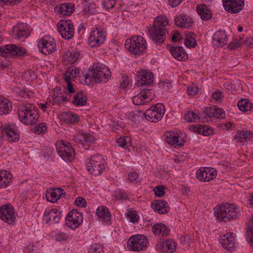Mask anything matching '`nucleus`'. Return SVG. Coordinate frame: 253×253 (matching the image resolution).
<instances>
[{
    "mask_svg": "<svg viewBox=\"0 0 253 253\" xmlns=\"http://www.w3.org/2000/svg\"><path fill=\"white\" fill-rule=\"evenodd\" d=\"M169 26V21L166 17L157 16L155 18L153 25L147 27L146 34L155 44L161 45L166 38Z\"/></svg>",
    "mask_w": 253,
    "mask_h": 253,
    "instance_id": "1",
    "label": "nucleus"
},
{
    "mask_svg": "<svg viewBox=\"0 0 253 253\" xmlns=\"http://www.w3.org/2000/svg\"><path fill=\"white\" fill-rule=\"evenodd\" d=\"M111 76V72L107 67L96 63L93 65L91 70L85 75V82L88 84L91 83H106L108 81Z\"/></svg>",
    "mask_w": 253,
    "mask_h": 253,
    "instance_id": "2",
    "label": "nucleus"
},
{
    "mask_svg": "<svg viewBox=\"0 0 253 253\" xmlns=\"http://www.w3.org/2000/svg\"><path fill=\"white\" fill-rule=\"evenodd\" d=\"M17 112L20 121L26 125L35 124L39 118L38 109L32 104L27 103L19 106Z\"/></svg>",
    "mask_w": 253,
    "mask_h": 253,
    "instance_id": "3",
    "label": "nucleus"
},
{
    "mask_svg": "<svg viewBox=\"0 0 253 253\" xmlns=\"http://www.w3.org/2000/svg\"><path fill=\"white\" fill-rule=\"evenodd\" d=\"M85 163L87 171L95 176L101 174L106 167L105 159L100 155L91 156L86 160Z\"/></svg>",
    "mask_w": 253,
    "mask_h": 253,
    "instance_id": "4",
    "label": "nucleus"
},
{
    "mask_svg": "<svg viewBox=\"0 0 253 253\" xmlns=\"http://www.w3.org/2000/svg\"><path fill=\"white\" fill-rule=\"evenodd\" d=\"M125 46L126 49L135 55L142 54L147 49L146 42L140 36H134L126 41Z\"/></svg>",
    "mask_w": 253,
    "mask_h": 253,
    "instance_id": "5",
    "label": "nucleus"
},
{
    "mask_svg": "<svg viewBox=\"0 0 253 253\" xmlns=\"http://www.w3.org/2000/svg\"><path fill=\"white\" fill-rule=\"evenodd\" d=\"M165 111V106L163 104L157 103L147 109L144 115L147 121L156 123L161 120Z\"/></svg>",
    "mask_w": 253,
    "mask_h": 253,
    "instance_id": "6",
    "label": "nucleus"
},
{
    "mask_svg": "<svg viewBox=\"0 0 253 253\" xmlns=\"http://www.w3.org/2000/svg\"><path fill=\"white\" fill-rule=\"evenodd\" d=\"M56 148L58 155L65 161L71 162L75 158V151L70 143L63 140L57 141Z\"/></svg>",
    "mask_w": 253,
    "mask_h": 253,
    "instance_id": "7",
    "label": "nucleus"
},
{
    "mask_svg": "<svg viewBox=\"0 0 253 253\" xmlns=\"http://www.w3.org/2000/svg\"><path fill=\"white\" fill-rule=\"evenodd\" d=\"M26 54L25 48L14 44H6L1 47V56L3 57H22Z\"/></svg>",
    "mask_w": 253,
    "mask_h": 253,
    "instance_id": "8",
    "label": "nucleus"
},
{
    "mask_svg": "<svg viewBox=\"0 0 253 253\" xmlns=\"http://www.w3.org/2000/svg\"><path fill=\"white\" fill-rule=\"evenodd\" d=\"M148 244L146 237L142 235H137L130 237L127 241V246L129 250L139 251L145 250Z\"/></svg>",
    "mask_w": 253,
    "mask_h": 253,
    "instance_id": "9",
    "label": "nucleus"
},
{
    "mask_svg": "<svg viewBox=\"0 0 253 253\" xmlns=\"http://www.w3.org/2000/svg\"><path fill=\"white\" fill-rule=\"evenodd\" d=\"M38 46L40 51L44 55H48L56 50L55 40L50 36H44L38 42Z\"/></svg>",
    "mask_w": 253,
    "mask_h": 253,
    "instance_id": "10",
    "label": "nucleus"
},
{
    "mask_svg": "<svg viewBox=\"0 0 253 253\" xmlns=\"http://www.w3.org/2000/svg\"><path fill=\"white\" fill-rule=\"evenodd\" d=\"M58 32L66 40L71 39L74 35V28L71 20H61L57 24Z\"/></svg>",
    "mask_w": 253,
    "mask_h": 253,
    "instance_id": "11",
    "label": "nucleus"
},
{
    "mask_svg": "<svg viewBox=\"0 0 253 253\" xmlns=\"http://www.w3.org/2000/svg\"><path fill=\"white\" fill-rule=\"evenodd\" d=\"M1 132L8 142H16L20 139V134L17 127L9 123L1 126Z\"/></svg>",
    "mask_w": 253,
    "mask_h": 253,
    "instance_id": "12",
    "label": "nucleus"
},
{
    "mask_svg": "<svg viewBox=\"0 0 253 253\" xmlns=\"http://www.w3.org/2000/svg\"><path fill=\"white\" fill-rule=\"evenodd\" d=\"M106 38L105 32L100 27L92 29L88 43L92 47L99 46L104 43Z\"/></svg>",
    "mask_w": 253,
    "mask_h": 253,
    "instance_id": "13",
    "label": "nucleus"
},
{
    "mask_svg": "<svg viewBox=\"0 0 253 253\" xmlns=\"http://www.w3.org/2000/svg\"><path fill=\"white\" fill-rule=\"evenodd\" d=\"M154 97V92L151 89L144 88L137 95L132 97V101L134 105H142L149 103Z\"/></svg>",
    "mask_w": 253,
    "mask_h": 253,
    "instance_id": "14",
    "label": "nucleus"
},
{
    "mask_svg": "<svg viewBox=\"0 0 253 253\" xmlns=\"http://www.w3.org/2000/svg\"><path fill=\"white\" fill-rule=\"evenodd\" d=\"M217 176L215 169L210 167H202L196 172V177L201 182H209L214 179Z\"/></svg>",
    "mask_w": 253,
    "mask_h": 253,
    "instance_id": "15",
    "label": "nucleus"
},
{
    "mask_svg": "<svg viewBox=\"0 0 253 253\" xmlns=\"http://www.w3.org/2000/svg\"><path fill=\"white\" fill-rule=\"evenodd\" d=\"M83 216L81 212H79L77 210H73L69 211L66 216V224L72 229L78 228L83 222Z\"/></svg>",
    "mask_w": 253,
    "mask_h": 253,
    "instance_id": "16",
    "label": "nucleus"
},
{
    "mask_svg": "<svg viewBox=\"0 0 253 253\" xmlns=\"http://www.w3.org/2000/svg\"><path fill=\"white\" fill-rule=\"evenodd\" d=\"M225 10L230 13H237L244 6V0H222Z\"/></svg>",
    "mask_w": 253,
    "mask_h": 253,
    "instance_id": "17",
    "label": "nucleus"
},
{
    "mask_svg": "<svg viewBox=\"0 0 253 253\" xmlns=\"http://www.w3.org/2000/svg\"><path fill=\"white\" fill-rule=\"evenodd\" d=\"M14 213V208L11 205L7 204L1 206V220L8 224L14 223L16 220Z\"/></svg>",
    "mask_w": 253,
    "mask_h": 253,
    "instance_id": "18",
    "label": "nucleus"
},
{
    "mask_svg": "<svg viewBox=\"0 0 253 253\" xmlns=\"http://www.w3.org/2000/svg\"><path fill=\"white\" fill-rule=\"evenodd\" d=\"M61 218V213L56 208L46 210L43 217L42 220L47 224H50L51 221L53 223L56 224L59 222Z\"/></svg>",
    "mask_w": 253,
    "mask_h": 253,
    "instance_id": "19",
    "label": "nucleus"
},
{
    "mask_svg": "<svg viewBox=\"0 0 253 253\" xmlns=\"http://www.w3.org/2000/svg\"><path fill=\"white\" fill-rule=\"evenodd\" d=\"M30 28L24 23L18 24L13 28L14 38L17 40H22L28 38L30 34Z\"/></svg>",
    "mask_w": 253,
    "mask_h": 253,
    "instance_id": "20",
    "label": "nucleus"
},
{
    "mask_svg": "<svg viewBox=\"0 0 253 253\" xmlns=\"http://www.w3.org/2000/svg\"><path fill=\"white\" fill-rule=\"evenodd\" d=\"M229 35L225 30H219L217 31L212 37V43L214 46L218 47H222L227 44L229 40Z\"/></svg>",
    "mask_w": 253,
    "mask_h": 253,
    "instance_id": "21",
    "label": "nucleus"
},
{
    "mask_svg": "<svg viewBox=\"0 0 253 253\" xmlns=\"http://www.w3.org/2000/svg\"><path fill=\"white\" fill-rule=\"evenodd\" d=\"M154 80L152 72L148 70H143L138 73V84L139 86H150Z\"/></svg>",
    "mask_w": 253,
    "mask_h": 253,
    "instance_id": "22",
    "label": "nucleus"
},
{
    "mask_svg": "<svg viewBox=\"0 0 253 253\" xmlns=\"http://www.w3.org/2000/svg\"><path fill=\"white\" fill-rule=\"evenodd\" d=\"M165 136L166 142L174 147L181 146L184 144V140L176 132L169 131L165 133Z\"/></svg>",
    "mask_w": 253,
    "mask_h": 253,
    "instance_id": "23",
    "label": "nucleus"
},
{
    "mask_svg": "<svg viewBox=\"0 0 253 253\" xmlns=\"http://www.w3.org/2000/svg\"><path fill=\"white\" fill-rule=\"evenodd\" d=\"M71 96L72 94L69 95L68 92L60 88H55L53 91V104H60L65 102L70 101Z\"/></svg>",
    "mask_w": 253,
    "mask_h": 253,
    "instance_id": "24",
    "label": "nucleus"
},
{
    "mask_svg": "<svg viewBox=\"0 0 253 253\" xmlns=\"http://www.w3.org/2000/svg\"><path fill=\"white\" fill-rule=\"evenodd\" d=\"M219 243L227 251H233L235 249V239L231 233H227L221 236Z\"/></svg>",
    "mask_w": 253,
    "mask_h": 253,
    "instance_id": "25",
    "label": "nucleus"
},
{
    "mask_svg": "<svg viewBox=\"0 0 253 253\" xmlns=\"http://www.w3.org/2000/svg\"><path fill=\"white\" fill-rule=\"evenodd\" d=\"M175 25L178 27L189 28L193 25V19L188 15L180 14L174 18Z\"/></svg>",
    "mask_w": 253,
    "mask_h": 253,
    "instance_id": "26",
    "label": "nucleus"
},
{
    "mask_svg": "<svg viewBox=\"0 0 253 253\" xmlns=\"http://www.w3.org/2000/svg\"><path fill=\"white\" fill-rule=\"evenodd\" d=\"M54 10L57 11L61 16H68L71 15L75 10V6L71 2H65L57 5Z\"/></svg>",
    "mask_w": 253,
    "mask_h": 253,
    "instance_id": "27",
    "label": "nucleus"
},
{
    "mask_svg": "<svg viewBox=\"0 0 253 253\" xmlns=\"http://www.w3.org/2000/svg\"><path fill=\"white\" fill-rule=\"evenodd\" d=\"M59 119L67 124H75L80 120L78 115L72 112L67 111L60 114L58 116Z\"/></svg>",
    "mask_w": 253,
    "mask_h": 253,
    "instance_id": "28",
    "label": "nucleus"
},
{
    "mask_svg": "<svg viewBox=\"0 0 253 253\" xmlns=\"http://www.w3.org/2000/svg\"><path fill=\"white\" fill-rule=\"evenodd\" d=\"M152 231L155 236L162 237L168 236L170 233V229L162 223H156L153 225Z\"/></svg>",
    "mask_w": 253,
    "mask_h": 253,
    "instance_id": "29",
    "label": "nucleus"
},
{
    "mask_svg": "<svg viewBox=\"0 0 253 253\" xmlns=\"http://www.w3.org/2000/svg\"><path fill=\"white\" fill-rule=\"evenodd\" d=\"M63 195H65L64 190L62 188H58L48 190L45 197L48 201L54 203Z\"/></svg>",
    "mask_w": 253,
    "mask_h": 253,
    "instance_id": "30",
    "label": "nucleus"
},
{
    "mask_svg": "<svg viewBox=\"0 0 253 253\" xmlns=\"http://www.w3.org/2000/svg\"><path fill=\"white\" fill-rule=\"evenodd\" d=\"M196 10L203 20L208 21L212 17V13L211 10L205 4H197Z\"/></svg>",
    "mask_w": 253,
    "mask_h": 253,
    "instance_id": "31",
    "label": "nucleus"
},
{
    "mask_svg": "<svg viewBox=\"0 0 253 253\" xmlns=\"http://www.w3.org/2000/svg\"><path fill=\"white\" fill-rule=\"evenodd\" d=\"M172 56L179 61H184L188 58V55L181 46H172L169 49Z\"/></svg>",
    "mask_w": 253,
    "mask_h": 253,
    "instance_id": "32",
    "label": "nucleus"
},
{
    "mask_svg": "<svg viewBox=\"0 0 253 253\" xmlns=\"http://www.w3.org/2000/svg\"><path fill=\"white\" fill-rule=\"evenodd\" d=\"M96 214L106 224H108L111 221L112 215L106 206H99L96 210Z\"/></svg>",
    "mask_w": 253,
    "mask_h": 253,
    "instance_id": "33",
    "label": "nucleus"
},
{
    "mask_svg": "<svg viewBox=\"0 0 253 253\" xmlns=\"http://www.w3.org/2000/svg\"><path fill=\"white\" fill-rule=\"evenodd\" d=\"M71 97H73V99H70V101L75 106H83L86 104V95L82 91L76 92Z\"/></svg>",
    "mask_w": 253,
    "mask_h": 253,
    "instance_id": "34",
    "label": "nucleus"
},
{
    "mask_svg": "<svg viewBox=\"0 0 253 253\" xmlns=\"http://www.w3.org/2000/svg\"><path fill=\"white\" fill-rule=\"evenodd\" d=\"M152 208L159 213L164 214L169 211V207L166 201L162 200L155 201L151 205Z\"/></svg>",
    "mask_w": 253,
    "mask_h": 253,
    "instance_id": "35",
    "label": "nucleus"
},
{
    "mask_svg": "<svg viewBox=\"0 0 253 253\" xmlns=\"http://www.w3.org/2000/svg\"><path fill=\"white\" fill-rule=\"evenodd\" d=\"M228 203L221 205L217 210L216 217L217 219L221 221H229V217L228 215Z\"/></svg>",
    "mask_w": 253,
    "mask_h": 253,
    "instance_id": "36",
    "label": "nucleus"
},
{
    "mask_svg": "<svg viewBox=\"0 0 253 253\" xmlns=\"http://www.w3.org/2000/svg\"><path fill=\"white\" fill-rule=\"evenodd\" d=\"M76 143L82 145L83 146L90 145L93 141V137L89 134H82L74 138Z\"/></svg>",
    "mask_w": 253,
    "mask_h": 253,
    "instance_id": "37",
    "label": "nucleus"
},
{
    "mask_svg": "<svg viewBox=\"0 0 253 253\" xmlns=\"http://www.w3.org/2000/svg\"><path fill=\"white\" fill-rule=\"evenodd\" d=\"M253 134L251 131H241L235 134L234 139L239 143H245L251 140L253 138Z\"/></svg>",
    "mask_w": 253,
    "mask_h": 253,
    "instance_id": "38",
    "label": "nucleus"
},
{
    "mask_svg": "<svg viewBox=\"0 0 253 253\" xmlns=\"http://www.w3.org/2000/svg\"><path fill=\"white\" fill-rule=\"evenodd\" d=\"M176 248V244L172 239H168L163 243L161 245V253H172Z\"/></svg>",
    "mask_w": 253,
    "mask_h": 253,
    "instance_id": "39",
    "label": "nucleus"
},
{
    "mask_svg": "<svg viewBox=\"0 0 253 253\" xmlns=\"http://www.w3.org/2000/svg\"><path fill=\"white\" fill-rule=\"evenodd\" d=\"M12 110V104L9 99L1 96V115L8 114Z\"/></svg>",
    "mask_w": 253,
    "mask_h": 253,
    "instance_id": "40",
    "label": "nucleus"
},
{
    "mask_svg": "<svg viewBox=\"0 0 253 253\" xmlns=\"http://www.w3.org/2000/svg\"><path fill=\"white\" fill-rule=\"evenodd\" d=\"M202 118V114H200L199 111L194 110L193 111H188L186 113L184 116V120L189 122H195L201 121Z\"/></svg>",
    "mask_w": 253,
    "mask_h": 253,
    "instance_id": "41",
    "label": "nucleus"
},
{
    "mask_svg": "<svg viewBox=\"0 0 253 253\" xmlns=\"http://www.w3.org/2000/svg\"><path fill=\"white\" fill-rule=\"evenodd\" d=\"M197 132L204 136H210L214 134L213 129L208 125H199L195 126V130Z\"/></svg>",
    "mask_w": 253,
    "mask_h": 253,
    "instance_id": "42",
    "label": "nucleus"
},
{
    "mask_svg": "<svg viewBox=\"0 0 253 253\" xmlns=\"http://www.w3.org/2000/svg\"><path fill=\"white\" fill-rule=\"evenodd\" d=\"M239 109L243 112H248L253 108V104L249 99H241L237 103Z\"/></svg>",
    "mask_w": 253,
    "mask_h": 253,
    "instance_id": "43",
    "label": "nucleus"
},
{
    "mask_svg": "<svg viewBox=\"0 0 253 253\" xmlns=\"http://www.w3.org/2000/svg\"><path fill=\"white\" fill-rule=\"evenodd\" d=\"M228 215L230 220L233 219H236L240 216V209L239 208L234 204L228 203Z\"/></svg>",
    "mask_w": 253,
    "mask_h": 253,
    "instance_id": "44",
    "label": "nucleus"
},
{
    "mask_svg": "<svg viewBox=\"0 0 253 253\" xmlns=\"http://www.w3.org/2000/svg\"><path fill=\"white\" fill-rule=\"evenodd\" d=\"M79 73V70L76 67L72 66L69 67L64 74V80L66 82L71 81L72 79L76 78Z\"/></svg>",
    "mask_w": 253,
    "mask_h": 253,
    "instance_id": "45",
    "label": "nucleus"
},
{
    "mask_svg": "<svg viewBox=\"0 0 253 253\" xmlns=\"http://www.w3.org/2000/svg\"><path fill=\"white\" fill-rule=\"evenodd\" d=\"M195 37V35L192 33H189L185 35L184 43L187 47L191 48L194 47L196 45L197 42Z\"/></svg>",
    "mask_w": 253,
    "mask_h": 253,
    "instance_id": "46",
    "label": "nucleus"
},
{
    "mask_svg": "<svg viewBox=\"0 0 253 253\" xmlns=\"http://www.w3.org/2000/svg\"><path fill=\"white\" fill-rule=\"evenodd\" d=\"M131 137L128 136H126L118 138L116 143L119 146L126 149L131 145Z\"/></svg>",
    "mask_w": 253,
    "mask_h": 253,
    "instance_id": "47",
    "label": "nucleus"
},
{
    "mask_svg": "<svg viewBox=\"0 0 253 253\" xmlns=\"http://www.w3.org/2000/svg\"><path fill=\"white\" fill-rule=\"evenodd\" d=\"M243 42L244 40L241 38L239 39L234 38L232 41L228 44V47L230 50H236L241 47Z\"/></svg>",
    "mask_w": 253,
    "mask_h": 253,
    "instance_id": "48",
    "label": "nucleus"
},
{
    "mask_svg": "<svg viewBox=\"0 0 253 253\" xmlns=\"http://www.w3.org/2000/svg\"><path fill=\"white\" fill-rule=\"evenodd\" d=\"M104 247L99 244H94L90 246L88 253H104Z\"/></svg>",
    "mask_w": 253,
    "mask_h": 253,
    "instance_id": "49",
    "label": "nucleus"
},
{
    "mask_svg": "<svg viewBox=\"0 0 253 253\" xmlns=\"http://www.w3.org/2000/svg\"><path fill=\"white\" fill-rule=\"evenodd\" d=\"M81 58L80 52L76 50H73L70 53L68 61L70 63L73 64Z\"/></svg>",
    "mask_w": 253,
    "mask_h": 253,
    "instance_id": "50",
    "label": "nucleus"
},
{
    "mask_svg": "<svg viewBox=\"0 0 253 253\" xmlns=\"http://www.w3.org/2000/svg\"><path fill=\"white\" fill-rule=\"evenodd\" d=\"M224 95L223 93L218 89L215 90L212 93L211 99L215 103H220L223 100Z\"/></svg>",
    "mask_w": 253,
    "mask_h": 253,
    "instance_id": "51",
    "label": "nucleus"
},
{
    "mask_svg": "<svg viewBox=\"0 0 253 253\" xmlns=\"http://www.w3.org/2000/svg\"><path fill=\"white\" fill-rule=\"evenodd\" d=\"M33 131L35 133L38 134L45 133L47 131V126L45 123H42L36 125L34 127Z\"/></svg>",
    "mask_w": 253,
    "mask_h": 253,
    "instance_id": "52",
    "label": "nucleus"
},
{
    "mask_svg": "<svg viewBox=\"0 0 253 253\" xmlns=\"http://www.w3.org/2000/svg\"><path fill=\"white\" fill-rule=\"evenodd\" d=\"M158 85L159 87L162 88L165 91H168L172 88V86L171 82L168 80L161 81L159 83Z\"/></svg>",
    "mask_w": 253,
    "mask_h": 253,
    "instance_id": "53",
    "label": "nucleus"
},
{
    "mask_svg": "<svg viewBox=\"0 0 253 253\" xmlns=\"http://www.w3.org/2000/svg\"><path fill=\"white\" fill-rule=\"evenodd\" d=\"M127 181L130 183H137L140 181L138 174L134 171L129 172L127 175Z\"/></svg>",
    "mask_w": 253,
    "mask_h": 253,
    "instance_id": "54",
    "label": "nucleus"
},
{
    "mask_svg": "<svg viewBox=\"0 0 253 253\" xmlns=\"http://www.w3.org/2000/svg\"><path fill=\"white\" fill-rule=\"evenodd\" d=\"M225 113L224 110L216 106H214V118L216 119H223L225 118Z\"/></svg>",
    "mask_w": 253,
    "mask_h": 253,
    "instance_id": "55",
    "label": "nucleus"
},
{
    "mask_svg": "<svg viewBox=\"0 0 253 253\" xmlns=\"http://www.w3.org/2000/svg\"><path fill=\"white\" fill-rule=\"evenodd\" d=\"M127 217L131 222L133 223L137 222L139 220V216L135 211H128L127 214Z\"/></svg>",
    "mask_w": 253,
    "mask_h": 253,
    "instance_id": "56",
    "label": "nucleus"
},
{
    "mask_svg": "<svg viewBox=\"0 0 253 253\" xmlns=\"http://www.w3.org/2000/svg\"><path fill=\"white\" fill-rule=\"evenodd\" d=\"M11 62L10 61L6 59L2 60L1 59V74H2L1 71L5 70V72L7 73L11 71ZM4 73V72H2Z\"/></svg>",
    "mask_w": 253,
    "mask_h": 253,
    "instance_id": "57",
    "label": "nucleus"
},
{
    "mask_svg": "<svg viewBox=\"0 0 253 253\" xmlns=\"http://www.w3.org/2000/svg\"><path fill=\"white\" fill-rule=\"evenodd\" d=\"M115 0H102L101 4L104 8L106 10H109L115 5Z\"/></svg>",
    "mask_w": 253,
    "mask_h": 253,
    "instance_id": "58",
    "label": "nucleus"
},
{
    "mask_svg": "<svg viewBox=\"0 0 253 253\" xmlns=\"http://www.w3.org/2000/svg\"><path fill=\"white\" fill-rule=\"evenodd\" d=\"M114 196L119 200H126L128 198L127 193L121 190H116L114 193Z\"/></svg>",
    "mask_w": 253,
    "mask_h": 253,
    "instance_id": "59",
    "label": "nucleus"
},
{
    "mask_svg": "<svg viewBox=\"0 0 253 253\" xmlns=\"http://www.w3.org/2000/svg\"><path fill=\"white\" fill-rule=\"evenodd\" d=\"M249 229L251 233V235L249 236L248 241L250 246L253 247V215L250 220Z\"/></svg>",
    "mask_w": 253,
    "mask_h": 253,
    "instance_id": "60",
    "label": "nucleus"
},
{
    "mask_svg": "<svg viewBox=\"0 0 253 253\" xmlns=\"http://www.w3.org/2000/svg\"><path fill=\"white\" fill-rule=\"evenodd\" d=\"M69 237V234L66 233L59 232L55 235V238L57 241H61L68 239Z\"/></svg>",
    "mask_w": 253,
    "mask_h": 253,
    "instance_id": "61",
    "label": "nucleus"
},
{
    "mask_svg": "<svg viewBox=\"0 0 253 253\" xmlns=\"http://www.w3.org/2000/svg\"><path fill=\"white\" fill-rule=\"evenodd\" d=\"M75 203L77 206L81 208L85 207L87 205L85 200L82 197H77Z\"/></svg>",
    "mask_w": 253,
    "mask_h": 253,
    "instance_id": "62",
    "label": "nucleus"
},
{
    "mask_svg": "<svg viewBox=\"0 0 253 253\" xmlns=\"http://www.w3.org/2000/svg\"><path fill=\"white\" fill-rule=\"evenodd\" d=\"M129 84V79L127 76H123L120 81V87L123 89H125L127 87Z\"/></svg>",
    "mask_w": 253,
    "mask_h": 253,
    "instance_id": "63",
    "label": "nucleus"
},
{
    "mask_svg": "<svg viewBox=\"0 0 253 253\" xmlns=\"http://www.w3.org/2000/svg\"><path fill=\"white\" fill-rule=\"evenodd\" d=\"M204 114L207 116L210 119L214 118V106L206 108Z\"/></svg>",
    "mask_w": 253,
    "mask_h": 253,
    "instance_id": "64",
    "label": "nucleus"
}]
</instances>
